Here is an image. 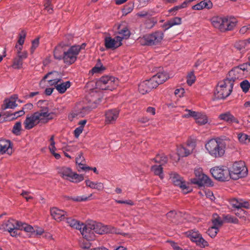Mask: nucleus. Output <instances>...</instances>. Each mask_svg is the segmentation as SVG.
I'll list each match as a JSON object with an SVG mask.
<instances>
[{
  "label": "nucleus",
  "instance_id": "1",
  "mask_svg": "<svg viewBox=\"0 0 250 250\" xmlns=\"http://www.w3.org/2000/svg\"><path fill=\"white\" fill-rule=\"evenodd\" d=\"M49 109L45 107L30 115H27L23 122L25 129H31L39 124L46 123L51 118Z\"/></svg>",
  "mask_w": 250,
  "mask_h": 250
},
{
  "label": "nucleus",
  "instance_id": "2",
  "mask_svg": "<svg viewBox=\"0 0 250 250\" xmlns=\"http://www.w3.org/2000/svg\"><path fill=\"white\" fill-rule=\"evenodd\" d=\"M82 232L83 237L89 241L95 239L94 233L99 234L107 233L109 232V229L107 226L92 221L83 227Z\"/></svg>",
  "mask_w": 250,
  "mask_h": 250
},
{
  "label": "nucleus",
  "instance_id": "3",
  "mask_svg": "<svg viewBox=\"0 0 250 250\" xmlns=\"http://www.w3.org/2000/svg\"><path fill=\"white\" fill-rule=\"evenodd\" d=\"M205 148L213 158H221L225 153L226 143L219 138L212 139L206 144Z\"/></svg>",
  "mask_w": 250,
  "mask_h": 250
},
{
  "label": "nucleus",
  "instance_id": "4",
  "mask_svg": "<svg viewBox=\"0 0 250 250\" xmlns=\"http://www.w3.org/2000/svg\"><path fill=\"white\" fill-rule=\"evenodd\" d=\"M164 37L163 32L160 31L146 34L138 39L139 42L142 45H154L160 44Z\"/></svg>",
  "mask_w": 250,
  "mask_h": 250
},
{
  "label": "nucleus",
  "instance_id": "5",
  "mask_svg": "<svg viewBox=\"0 0 250 250\" xmlns=\"http://www.w3.org/2000/svg\"><path fill=\"white\" fill-rule=\"evenodd\" d=\"M233 84L229 83L228 80L225 79L220 82L217 85L214 91V95L217 99H224L228 97L231 93Z\"/></svg>",
  "mask_w": 250,
  "mask_h": 250
},
{
  "label": "nucleus",
  "instance_id": "6",
  "mask_svg": "<svg viewBox=\"0 0 250 250\" xmlns=\"http://www.w3.org/2000/svg\"><path fill=\"white\" fill-rule=\"evenodd\" d=\"M59 175L64 179L73 183H79L84 179L82 175L73 172L72 169L68 167H63L58 168Z\"/></svg>",
  "mask_w": 250,
  "mask_h": 250
},
{
  "label": "nucleus",
  "instance_id": "7",
  "mask_svg": "<svg viewBox=\"0 0 250 250\" xmlns=\"http://www.w3.org/2000/svg\"><path fill=\"white\" fill-rule=\"evenodd\" d=\"M229 170L230 177L233 179L245 177L248 171L244 162L242 161L234 162Z\"/></svg>",
  "mask_w": 250,
  "mask_h": 250
},
{
  "label": "nucleus",
  "instance_id": "8",
  "mask_svg": "<svg viewBox=\"0 0 250 250\" xmlns=\"http://www.w3.org/2000/svg\"><path fill=\"white\" fill-rule=\"evenodd\" d=\"M118 84V80L112 76H104L96 82V86L102 90H110L116 88Z\"/></svg>",
  "mask_w": 250,
  "mask_h": 250
},
{
  "label": "nucleus",
  "instance_id": "9",
  "mask_svg": "<svg viewBox=\"0 0 250 250\" xmlns=\"http://www.w3.org/2000/svg\"><path fill=\"white\" fill-rule=\"evenodd\" d=\"M82 47L80 45H73L70 47L67 51H65L63 56V60L66 64H71L77 60V56L79 54Z\"/></svg>",
  "mask_w": 250,
  "mask_h": 250
},
{
  "label": "nucleus",
  "instance_id": "10",
  "mask_svg": "<svg viewBox=\"0 0 250 250\" xmlns=\"http://www.w3.org/2000/svg\"><path fill=\"white\" fill-rule=\"evenodd\" d=\"M62 81L61 74L57 71H52L45 75L40 81V85L41 86H45V82H47L50 86H53L58 83Z\"/></svg>",
  "mask_w": 250,
  "mask_h": 250
},
{
  "label": "nucleus",
  "instance_id": "11",
  "mask_svg": "<svg viewBox=\"0 0 250 250\" xmlns=\"http://www.w3.org/2000/svg\"><path fill=\"white\" fill-rule=\"evenodd\" d=\"M195 147V144L194 142L188 140L185 146H181L177 147V157L174 160L176 162L180 160V157H187L190 154Z\"/></svg>",
  "mask_w": 250,
  "mask_h": 250
},
{
  "label": "nucleus",
  "instance_id": "12",
  "mask_svg": "<svg viewBox=\"0 0 250 250\" xmlns=\"http://www.w3.org/2000/svg\"><path fill=\"white\" fill-rule=\"evenodd\" d=\"M170 179L173 184L179 187L182 191L187 194L189 192L191 189L187 186V184L183 179V178L176 172H171L170 174Z\"/></svg>",
  "mask_w": 250,
  "mask_h": 250
},
{
  "label": "nucleus",
  "instance_id": "13",
  "mask_svg": "<svg viewBox=\"0 0 250 250\" xmlns=\"http://www.w3.org/2000/svg\"><path fill=\"white\" fill-rule=\"evenodd\" d=\"M186 234L192 242L200 247L205 248L208 245V242L202 237L198 231L190 230L186 232Z\"/></svg>",
  "mask_w": 250,
  "mask_h": 250
},
{
  "label": "nucleus",
  "instance_id": "14",
  "mask_svg": "<svg viewBox=\"0 0 250 250\" xmlns=\"http://www.w3.org/2000/svg\"><path fill=\"white\" fill-rule=\"evenodd\" d=\"M210 172L215 179L219 181H227L230 177L229 169L223 167H214L210 169Z\"/></svg>",
  "mask_w": 250,
  "mask_h": 250
},
{
  "label": "nucleus",
  "instance_id": "15",
  "mask_svg": "<svg viewBox=\"0 0 250 250\" xmlns=\"http://www.w3.org/2000/svg\"><path fill=\"white\" fill-rule=\"evenodd\" d=\"M21 222L13 219L6 221L3 225L4 229L8 231L11 236L16 237L18 235V230L20 229Z\"/></svg>",
  "mask_w": 250,
  "mask_h": 250
},
{
  "label": "nucleus",
  "instance_id": "16",
  "mask_svg": "<svg viewBox=\"0 0 250 250\" xmlns=\"http://www.w3.org/2000/svg\"><path fill=\"white\" fill-rule=\"evenodd\" d=\"M243 71L239 65L233 68L229 73L227 78L225 79L228 80L229 83H233L237 80L242 79L245 77Z\"/></svg>",
  "mask_w": 250,
  "mask_h": 250
},
{
  "label": "nucleus",
  "instance_id": "17",
  "mask_svg": "<svg viewBox=\"0 0 250 250\" xmlns=\"http://www.w3.org/2000/svg\"><path fill=\"white\" fill-rule=\"evenodd\" d=\"M169 78L168 74L165 71L159 72L152 76L150 80L156 88L160 84L166 82Z\"/></svg>",
  "mask_w": 250,
  "mask_h": 250
},
{
  "label": "nucleus",
  "instance_id": "18",
  "mask_svg": "<svg viewBox=\"0 0 250 250\" xmlns=\"http://www.w3.org/2000/svg\"><path fill=\"white\" fill-rule=\"evenodd\" d=\"M223 22V29L222 32L231 31L236 26L237 21L236 19L233 16H224Z\"/></svg>",
  "mask_w": 250,
  "mask_h": 250
},
{
  "label": "nucleus",
  "instance_id": "19",
  "mask_svg": "<svg viewBox=\"0 0 250 250\" xmlns=\"http://www.w3.org/2000/svg\"><path fill=\"white\" fill-rule=\"evenodd\" d=\"M119 110L117 109H109L105 112V123L113 124L115 123L119 117Z\"/></svg>",
  "mask_w": 250,
  "mask_h": 250
},
{
  "label": "nucleus",
  "instance_id": "20",
  "mask_svg": "<svg viewBox=\"0 0 250 250\" xmlns=\"http://www.w3.org/2000/svg\"><path fill=\"white\" fill-rule=\"evenodd\" d=\"M104 46L107 49H115L121 46L122 43L119 40L117 39V36L115 38H112L110 36L104 38Z\"/></svg>",
  "mask_w": 250,
  "mask_h": 250
},
{
  "label": "nucleus",
  "instance_id": "21",
  "mask_svg": "<svg viewBox=\"0 0 250 250\" xmlns=\"http://www.w3.org/2000/svg\"><path fill=\"white\" fill-rule=\"evenodd\" d=\"M155 88L156 87L150 79L141 83L138 86V90L141 94H145Z\"/></svg>",
  "mask_w": 250,
  "mask_h": 250
},
{
  "label": "nucleus",
  "instance_id": "22",
  "mask_svg": "<svg viewBox=\"0 0 250 250\" xmlns=\"http://www.w3.org/2000/svg\"><path fill=\"white\" fill-rule=\"evenodd\" d=\"M12 144L8 140H0V155L7 153L11 155L12 153Z\"/></svg>",
  "mask_w": 250,
  "mask_h": 250
},
{
  "label": "nucleus",
  "instance_id": "23",
  "mask_svg": "<svg viewBox=\"0 0 250 250\" xmlns=\"http://www.w3.org/2000/svg\"><path fill=\"white\" fill-rule=\"evenodd\" d=\"M50 212L53 218L58 222L63 220L68 216L66 211L57 208H52Z\"/></svg>",
  "mask_w": 250,
  "mask_h": 250
},
{
  "label": "nucleus",
  "instance_id": "24",
  "mask_svg": "<svg viewBox=\"0 0 250 250\" xmlns=\"http://www.w3.org/2000/svg\"><path fill=\"white\" fill-rule=\"evenodd\" d=\"M193 182L199 186H212L213 183L211 179L205 174H201L198 179H194Z\"/></svg>",
  "mask_w": 250,
  "mask_h": 250
},
{
  "label": "nucleus",
  "instance_id": "25",
  "mask_svg": "<svg viewBox=\"0 0 250 250\" xmlns=\"http://www.w3.org/2000/svg\"><path fill=\"white\" fill-rule=\"evenodd\" d=\"M76 163L77 165L78 171H86L90 170V167H86L85 165V161L82 153H80L76 158Z\"/></svg>",
  "mask_w": 250,
  "mask_h": 250
},
{
  "label": "nucleus",
  "instance_id": "26",
  "mask_svg": "<svg viewBox=\"0 0 250 250\" xmlns=\"http://www.w3.org/2000/svg\"><path fill=\"white\" fill-rule=\"evenodd\" d=\"M218 119L229 124L233 123L238 124L239 123L238 120L230 112H226L220 114Z\"/></svg>",
  "mask_w": 250,
  "mask_h": 250
},
{
  "label": "nucleus",
  "instance_id": "27",
  "mask_svg": "<svg viewBox=\"0 0 250 250\" xmlns=\"http://www.w3.org/2000/svg\"><path fill=\"white\" fill-rule=\"evenodd\" d=\"M224 16H216L213 17L210 19V21L212 26L222 32L223 29V22Z\"/></svg>",
  "mask_w": 250,
  "mask_h": 250
},
{
  "label": "nucleus",
  "instance_id": "28",
  "mask_svg": "<svg viewBox=\"0 0 250 250\" xmlns=\"http://www.w3.org/2000/svg\"><path fill=\"white\" fill-rule=\"evenodd\" d=\"M91 111V109L88 106H83L78 108L75 110L72 113L71 115L73 118L75 117H83L86 114H88Z\"/></svg>",
  "mask_w": 250,
  "mask_h": 250
},
{
  "label": "nucleus",
  "instance_id": "29",
  "mask_svg": "<svg viewBox=\"0 0 250 250\" xmlns=\"http://www.w3.org/2000/svg\"><path fill=\"white\" fill-rule=\"evenodd\" d=\"M118 30V33L119 35L117 36V40H119L122 42L123 39L129 38L130 32L126 27H122V25H120Z\"/></svg>",
  "mask_w": 250,
  "mask_h": 250
},
{
  "label": "nucleus",
  "instance_id": "30",
  "mask_svg": "<svg viewBox=\"0 0 250 250\" xmlns=\"http://www.w3.org/2000/svg\"><path fill=\"white\" fill-rule=\"evenodd\" d=\"M67 224L71 228L79 229L82 234V231L83 229V227L85 226L83 224H80V222L71 218H66Z\"/></svg>",
  "mask_w": 250,
  "mask_h": 250
},
{
  "label": "nucleus",
  "instance_id": "31",
  "mask_svg": "<svg viewBox=\"0 0 250 250\" xmlns=\"http://www.w3.org/2000/svg\"><path fill=\"white\" fill-rule=\"evenodd\" d=\"M212 3L210 0H204L193 6L192 8L196 10H200L204 8L209 9L212 7Z\"/></svg>",
  "mask_w": 250,
  "mask_h": 250
},
{
  "label": "nucleus",
  "instance_id": "32",
  "mask_svg": "<svg viewBox=\"0 0 250 250\" xmlns=\"http://www.w3.org/2000/svg\"><path fill=\"white\" fill-rule=\"evenodd\" d=\"M235 47L240 51H243L245 49L250 47V38L247 40L239 41L235 42Z\"/></svg>",
  "mask_w": 250,
  "mask_h": 250
},
{
  "label": "nucleus",
  "instance_id": "33",
  "mask_svg": "<svg viewBox=\"0 0 250 250\" xmlns=\"http://www.w3.org/2000/svg\"><path fill=\"white\" fill-rule=\"evenodd\" d=\"M181 23V18L176 17L167 21L164 24L163 27L165 28V30H167L173 26L180 25Z\"/></svg>",
  "mask_w": 250,
  "mask_h": 250
},
{
  "label": "nucleus",
  "instance_id": "34",
  "mask_svg": "<svg viewBox=\"0 0 250 250\" xmlns=\"http://www.w3.org/2000/svg\"><path fill=\"white\" fill-rule=\"evenodd\" d=\"M71 83L69 81H66L65 82H62V80L61 82L58 83L56 84L54 86L56 87V89L60 93H63L66 90L70 87Z\"/></svg>",
  "mask_w": 250,
  "mask_h": 250
},
{
  "label": "nucleus",
  "instance_id": "35",
  "mask_svg": "<svg viewBox=\"0 0 250 250\" xmlns=\"http://www.w3.org/2000/svg\"><path fill=\"white\" fill-rule=\"evenodd\" d=\"M18 99L17 95L11 96L9 99H6L4 101L5 106L4 109L6 108H14L17 106L16 101Z\"/></svg>",
  "mask_w": 250,
  "mask_h": 250
},
{
  "label": "nucleus",
  "instance_id": "36",
  "mask_svg": "<svg viewBox=\"0 0 250 250\" xmlns=\"http://www.w3.org/2000/svg\"><path fill=\"white\" fill-rule=\"evenodd\" d=\"M86 186L92 189H95L99 191L102 190L104 188V184L101 182H94L93 181L87 180L85 181Z\"/></svg>",
  "mask_w": 250,
  "mask_h": 250
},
{
  "label": "nucleus",
  "instance_id": "37",
  "mask_svg": "<svg viewBox=\"0 0 250 250\" xmlns=\"http://www.w3.org/2000/svg\"><path fill=\"white\" fill-rule=\"evenodd\" d=\"M64 53L63 47L61 45H58L55 47L54 51V58L59 60L63 59Z\"/></svg>",
  "mask_w": 250,
  "mask_h": 250
},
{
  "label": "nucleus",
  "instance_id": "38",
  "mask_svg": "<svg viewBox=\"0 0 250 250\" xmlns=\"http://www.w3.org/2000/svg\"><path fill=\"white\" fill-rule=\"evenodd\" d=\"M194 119L196 122L200 125H205L208 122V117L206 115L199 112H197V116L195 117Z\"/></svg>",
  "mask_w": 250,
  "mask_h": 250
},
{
  "label": "nucleus",
  "instance_id": "39",
  "mask_svg": "<svg viewBox=\"0 0 250 250\" xmlns=\"http://www.w3.org/2000/svg\"><path fill=\"white\" fill-rule=\"evenodd\" d=\"M151 169L154 172L155 175L159 176L161 179H163L164 175L163 173V168L161 165L153 166L151 167Z\"/></svg>",
  "mask_w": 250,
  "mask_h": 250
},
{
  "label": "nucleus",
  "instance_id": "40",
  "mask_svg": "<svg viewBox=\"0 0 250 250\" xmlns=\"http://www.w3.org/2000/svg\"><path fill=\"white\" fill-rule=\"evenodd\" d=\"M34 228L26 223L21 222L20 229L24 230L25 231L29 233L31 236H32Z\"/></svg>",
  "mask_w": 250,
  "mask_h": 250
},
{
  "label": "nucleus",
  "instance_id": "41",
  "mask_svg": "<svg viewBox=\"0 0 250 250\" xmlns=\"http://www.w3.org/2000/svg\"><path fill=\"white\" fill-rule=\"evenodd\" d=\"M155 163H160L161 164H165L167 162V157L163 154H158L152 159Z\"/></svg>",
  "mask_w": 250,
  "mask_h": 250
},
{
  "label": "nucleus",
  "instance_id": "42",
  "mask_svg": "<svg viewBox=\"0 0 250 250\" xmlns=\"http://www.w3.org/2000/svg\"><path fill=\"white\" fill-rule=\"evenodd\" d=\"M23 61L21 59L16 57L13 62L12 67L14 69H20L22 68Z\"/></svg>",
  "mask_w": 250,
  "mask_h": 250
},
{
  "label": "nucleus",
  "instance_id": "43",
  "mask_svg": "<svg viewBox=\"0 0 250 250\" xmlns=\"http://www.w3.org/2000/svg\"><path fill=\"white\" fill-rule=\"evenodd\" d=\"M212 222L213 224L212 226L216 227L218 229H219L223 224L221 218L218 216L216 214L213 215V219L212 220Z\"/></svg>",
  "mask_w": 250,
  "mask_h": 250
},
{
  "label": "nucleus",
  "instance_id": "44",
  "mask_svg": "<svg viewBox=\"0 0 250 250\" xmlns=\"http://www.w3.org/2000/svg\"><path fill=\"white\" fill-rule=\"evenodd\" d=\"M245 76L250 74V62L239 65Z\"/></svg>",
  "mask_w": 250,
  "mask_h": 250
},
{
  "label": "nucleus",
  "instance_id": "45",
  "mask_svg": "<svg viewBox=\"0 0 250 250\" xmlns=\"http://www.w3.org/2000/svg\"><path fill=\"white\" fill-rule=\"evenodd\" d=\"M134 7V2H129L125 6L124 9H123V13L125 15H127L128 13H130L132 11Z\"/></svg>",
  "mask_w": 250,
  "mask_h": 250
},
{
  "label": "nucleus",
  "instance_id": "46",
  "mask_svg": "<svg viewBox=\"0 0 250 250\" xmlns=\"http://www.w3.org/2000/svg\"><path fill=\"white\" fill-rule=\"evenodd\" d=\"M196 77L193 71H191L188 74L187 78V83L188 85H191L195 81Z\"/></svg>",
  "mask_w": 250,
  "mask_h": 250
},
{
  "label": "nucleus",
  "instance_id": "47",
  "mask_svg": "<svg viewBox=\"0 0 250 250\" xmlns=\"http://www.w3.org/2000/svg\"><path fill=\"white\" fill-rule=\"evenodd\" d=\"M238 139L240 142L243 144H247L250 142V136L246 134H239Z\"/></svg>",
  "mask_w": 250,
  "mask_h": 250
},
{
  "label": "nucleus",
  "instance_id": "48",
  "mask_svg": "<svg viewBox=\"0 0 250 250\" xmlns=\"http://www.w3.org/2000/svg\"><path fill=\"white\" fill-rule=\"evenodd\" d=\"M225 221L227 223L238 224V220L235 217L228 214L224 217Z\"/></svg>",
  "mask_w": 250,
  "mask_h": 250
},
{
  "label": "nucleus",
  "instance_id": "49",
  "mask_svg": "<svg viewBox=\"0 0 250 250\" xmlns=\"http://www.w3.org/2000/svg\"><path fill=\"white\" fill-rule=\"evenodd\" d=\"M219 230V229L216 228V227H210L207 233L208 235H209L211 238H213L215 237L217 233H218Z\"/></svg>",
  "mask_w": 250,
  "mask_h": 250
},
{
  "label": "nucleus",
  "instance_id": "50",
  "mask_svg": "<svg viewBox=\"0 0 250 250\" xmlns=\"http://www.w3.org/2000/svg\"><path fill=\"white\" fill-rule=\"evenodd\" d=\"M240 86L245 93H247L250 88V83L247 80H244L240 83Z\"/></svg>",
  "mask_w": 250,
  "mask_h": 250
},
{
  "label": "nucleus",
  "instance_id": "51",
  "mask_svg": "<svg viewBox=\"0 0 250 250\" xmlns=\"http://www.w3.org/2000/svg\"><path fill=\"white\" fill-rule=\"evenodd\" d=\"M185 111L187 112L186 114H183L182 117L184 118H188L190 117L195 118L197 116L198 112L192 111L191 110L186 109Z\"/></svg>",
  "mask_w": 250,
  "mask_h": 250
},
{
  "label": "nucleus",
  "instance_id": "52",
  "mask_svg": "<svg viewBox=\"0 0 250 250\" xmlns=\"http://www.w3.org/2000/svg\"><path fill=\"white\" fill-rule=\"evenodd\" d=\"M44 9L47 11L49 14L53 12V5L51 4V0H45L44 4Z\"/></svg>",
  "mask_w": 250,
  "mask_h": 250
},
{
  "label": "nucleus",
  "instance_id": "53",
  "mask_svg": "<svg viewBox=\"0 0 250 250\" xmlns=\"http://www.w3.org/2000/svg\"><path fill=\"white\" fill-rule=\"evenodd\" d=\"M21 128V124L20 122H17L13 127L12 132L16 135L20 134V131Z\"/></svg>",
  "mask_w": 250,
  "mask_h": 250
},
{
  "label": "nucleus",
  "instance_id": "54",
  "mask_svg": "<svg viewBox=\"0 0 250 250\" xmlns=\"http://www.w3.org/2000/svg\"><path fill=\"white\" fill-rule=\"evenodd\" d=\"M26 33L25 31L22 30L19 34V38L18 41V44L22 45L24 42Z\"/></svg>",
  "mask_w": 250,
  "mask_h": 250
},
{
  "label": "nucleus",
  "instance_id": "55",
  "mask_svg": "<svg viewBox=\"0 0 250 250\" xmlns=\"http://www.w3.org/2000/svg\"><path fill=\"white\" fill-rule=\"evenodd\" d=\"M92 194H91L90 195V196H88V197H85V196H82H82H76V197H71V198L68 197V198L69 199L70 198L73 201H76V202L85 201L88 200L89 199V197L92 196Z\"/></svg>",
  "mask_w": 250,
  "mask_h": 250
},
{
  "label": "nucleus",
  "instance_id": "56",
  "mask_svg": "<svg viewBox=\"0 0 250 250\" xmlns=\"http://www.w3.org/2000/svg\"><path fill=\"white\" fill-rule=\"evenodd\" d=\"M137 2V7L139 8L146 6L151 0H136Z\"/></svg>",
  "mask_w": 250,
  "mask_h": 250
},
{
  "label": "nucleus",
  "instance_id": "57",
  "mask_svg": "<svg viewBox=\"0 0 250 250\" xmlns=\"http://www.w3.org/2000/svg\"><path fill=\"white\" fill-rule=\"evenodd\" d=\"M24 114V111H23V108L22 110L14 112V113L11 114L9 115V117H11L12 119H16L17 118L22 116Z\"/></svg>",
  "mask_w": 250,
  "mask_h": 250
},
{
  "label": "nucleus",
  "instance_id": "58",
  "mask_svg": "<svg viewBox=\"0 0 250 250\" xmlns=\"http://www.w3.org/2000/svg\"><path fill=\"white\" fill-rule=\"evenodd\" d=\"M235 214L240 218H246L247 213L245 210L240 208L239 209H237V211L235 212Z\"/></svg>",
  "mask_w": 250,
  "mask_h": 250
},
{
  "label": "nucleus",
  "instance_id": "59",
  "mask_svg": "<svg viewBox=\"0 0 250 250\" xmlns=\"http://www.w3.org/2000/svg\"><path fill=\"white\" fill-rule=\"evenodd\" d=\"M39 45V39L37 38L32 42V46L31 47V53H33L35 49Z\"/></svg>",
  "mask_w": 250,
  "mask_h": 250
},
{
  "label": "nucleus",
  "instance_id": "60",
  "mask_svg": "<svg viewBox=\"0 0 250 250\" xmlns=\"http://www.w3.org/2000/svg\"><path fill=\"white\" fill-rule=\"evenodd\" d=\"M28 53L26 51H17V56L18 58L21 59V60H23L27 58Z\"/></svg>",
  "mask_w": 250,
  "mask_h": 250
},
{
  "label": "nucleus",
  "instance_id": "61",
  "mask_svg": "<svg viewBox=\"0 0 250 250\" xmlns=\"http://www.w3.org/2000/svg\"><path fill=\"white\" fill-rule=\"evenodd\" d=\"M241 200H238L237 199H234L231 201L230 204L233 208H236L237 209H239L241 208Z\"/></svg>",
  "mask_w": 250,
  "mask_h": 250
},
{
  "label": "nucleus",
  "instance_id": "62",
  "mask_svg": "<svg viewBox=\"0 0 250 250\" xmlns=\"http://www.w3.org/2000/svg\"><path fill=\"white\" fill-rule=\"evenodd\" d=\"M43 229H42L36 227L34 228L32 236L36 237L39 235H41L43 233Z\"/></svg>",
  "mask_w": 250,
  "mask_h": 250
},
{
  "label": "nucleus",
  "instance_id": "63",
  "mask_svg": "<svg viewBox=\"0 0 250 250\" xmlns=\"http://www.w3.org/2000/svg\"><path fill=\"white\" fill-rule=\"evenodd\" d=\"M242 34H245L250 32V24H247L242 26L239 31Z\"/></svg>",
  "mask_w": 250,
  "mask_h": 250
},
{
  "label": "nucleus",
  "instance_id": "64",
  "mask_svg": "<svg viewBox=\"0 0 250 250\" xmlns=\"http://www.w3.org/2000/svg\"><path fill=\"white\" fill-rule=\"evenodd\" d=\"M115 202L118 204H125L129 206H133L134 203L133 201L131 200H115Z\"/></svg>",
  "mask_w": 250,
  "mask_h": 250
}]
</instances>
